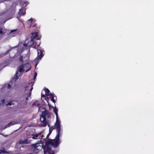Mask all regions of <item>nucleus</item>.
Listing matches in <instances>:
<instances>
[{"label":"nucleus","mask_w":154,"mask_h":154,"mask_svg":"<svg viewBox=\"0 0 154 154\" xmlns=\"http://www.w3.org/2000/svg\"><path fill=\"white\" fill-rule=\"evenodd\" d=\"M57 135L54 140L50 139L46 142V145L43 147L44 154H54V148L57 147L60 143V137L63 134V129L59 128L56 129Z\"/></svg>","instance_id":"f257e3e1"},{"label":"nucleus","mask_w":154,"mask_h":154,"mask_svg":"<svg viewBox=\"0 0 154 154\" xmlns=\"http://www.w3.org/2000/svg\"><path fill=\"white\" fill-rule=\"evenodd\" d=\"M32 138L34 139H41L39 142L35 144H32V149L34 152L37 153L42 149L46 145V142L47 141L43 138L44 137L43 132H41L38 134L34 135L32 134Z\"/></svg>","instance_id":"f03ea898"},{"label":"nucleus","mask_w":154,"mask_h":154,"mask_svg":"<svg viewBox=\"0 0 154 154\" xmlns=\"http://www.w3.org/2000/svg\"><path fill=\"white\" fill-rule=\"evenodd\" d=\"M44 91L45 92V95L42 94V98L45 97V96L47 97L49 96V98H51V100L54 103L56 102L55 99H57V97L54 94L49 93L50 91L47 88H45Z\"/></svg>","instance_id":"7ed1b4c3"},{"label":"nucleus","mask_w":154,"mask_h":154,"mask_svg":"<svg viewBox=\"0 0 154 154\" xmlns=\"http://www.w3.org/2000/svg\"><path fill=\"white\" fill-rule=\"evenodd\" d=\"M24 66L23 64L18 67V69L20 73H18V71L16 72L15 75L11 81V82L16 81L20 76H22V74L21 72L24 71Z\"/></svg>","instance_id":"20e7f679"},{"label":"nucleus","mask_w":154,"mask_h":154,"mask_svg":"<svg viewBox=\"0 0 154 154\" xmlns=\"http://www.w3.org/2000/svg\"><path fill=\"white\" fill-rule=\"evenodd\" d=\"M33 85V84L32 82H30L24 87V91L26 94H27L29 97L30 96L31 91L33 89L32 87Z\"/></svg>","instance_id":"39448f33"},{"label":"nucleus","mask_w":154,"mask_h":154,"mask_svg":"<svg viewBox=\"0 0 154 154\" xmlns=\"http://www.w3.org/2000/svg\"><path fill=\"white\" fill-rule=\"evenodd\" d=\"M36 42H34L31 39H28L25 41L23 45L25 47H30L32 46V47L35 48L36 47Z\"/></svg>","instance_id":"423d86ee"},{"label":"nucleus","mask_w":154,"mask_h":154,"mask_svg":"<svg viewBox=\"0 0 154 154\" xmlns=\"http://www.w3.org/2000/svg\"><path fill=\"white\" fill-rule=\"evenodd\" d=\"M30 56L29 51L26 54H22L20 56L19 60L20 62L23 63H26L28 60Z\"/></svg>","instance_id":"0eeeda50"},{"label":"nucleus","mask_w":154,"mask_h":154,"mask_svg":"<svg viewBox=\"0 0 154 154\" xmlns=\"http://www.w3.org/2000/svg\"><path fill=\"white\" fill-rule=\"evenodd\" d=\"M31 140L28 139H20L19 142L17 143L16 146H17L19 145L22 144H27L30 143Z\"/></svg>","instance_id":"6e6552de"},{"label":"nucleus","mask_w":154,"mask_h":154,"mask_svg":"<svg viewBox=\"0 0 154 154\" xmlns=\"http://www.w3.org/2000/svg\"><path fill=\"white\" fill-rule=\"evenodd\" d=\"M38 56L35 60V61H37L39 60H41L43 56V54L42 53V50L40 49H38Z\"/></svg>","instance_id":"1a4fd4ad"},{"label":"nucleus","mask_w":154,"mask_h":154,"mask_svg":"<svg viewBox=\"0 0 154 154\" xmlns=\"http://www.w3.org/2000/svg\"><path fill=\"white\" fill-rule=\"evenodd\" d=\"M40 119L41 122L40 124L41 126H45L47 125L48 122L46 120V118L41 116Z\"/></svg>","instance_id":"9d476101"},{"label":"nucleus","mask_w":154,"mask_h":154,"mask_svg":"<svg viewBox=\"0 0 154 154\" xmlns=\"http://www.w3.org/2000/svg\"><path fill=\"white\" fill-rule=\"evenodd\" d=\"M32 36L31 39L32 40L35 42V40L39 39V37L38 36V34L37 32H32Z\"/></svg>","instance_id":"9b49d317"},{"label":"nucleus","mask_w":154,"mask_h":154,"mask_svg":"<svg viewBox=\"0 0 154 154\" xmlns=\"http://www.w3.org/2000/svg\"><path fill=\"white\" fill-rule=\"evenodd\" d=\"M17 50V53L20 54L22 53L23 49L22 48L19 46L18 48H17V47H16L14 49L12 50V51H13V52L14 53H15V52Z\"/></svg>","instance_id":"f8f14e48"},{"label":"nucleus","mask_w":154,"mask_h":154,"mask_svg":"<svg viewBox=\"0 0 154 154\" xmlns=\"http://www.w3.org/2000/svg\"><path fill=\"white\" fill-rule=\"evenodd\" d=\"M54 125L56 129L60 128V121L58 118H56V121Z\"/></svg>","instance_id":"ddd939ff"},{"label":"nucleus","mask_w":154,"mask_h":154,"mask_svg":"<svg viewBox=\"0 0 154 154\" xmlns=\"http://www.w3.org/2000/svg\"><path fill=\"white\" fill-rule=\"evenodd\" d=\"M48 111L47 110H45L43 112L41 116H42L44 117L45 118L47 116L48 117H50V116L48 115Z\"/></svg>","instance_id":"4468645a"},{"label":"nucleus","mask_w":154,"mask_h":154,"mask_svg":"<svg viewBox=\"0 0 154 154\" xmlns=\"http://www.w3.org/2000/svg\"><path fill=\"white\" fill-rule=\"evenodd\" d=\"M29 4V2L27 1L25 2L24 1H22L20 2V5L23 8L26 7V6L27 5Z\"/></svg>","instance_id":"2eb2a0df"},{"label":"nucleus","mask_w":154,"mask_h":154,"mask_svg":"<svg viewBox=\"0 0 154 154\" xmlns=\"http://www.w3.org/2000/svg\"><path fill=\"white\" fill-rule=\"evenodd\" d=\"M17 121H14L13 122H12L9 123H8V124H7L6 126H5V128H6L7 127H8L11 125H14L17 124Z\"/></svg>","instance_id":"dca6fc26"},{"label":"nucleus","mask_w":154,"mask_h":154,"mask_svg":"<svg viewBox=\"0 0 154 154\" xmlns=\"http://www.w3.org/2000/svg\"><path fill=\"white\" fill-rule=\"evenodd\" d=\"M5 32L2 28H0V39L4 35Z\"/></svg>","instance_id":"f3484780"},{"label":"nucleus","mask_w":154,"mask_h":154,"mask_svg":"<svg viewBox=\"0 0 154 154\" xmlns=\"http://www.w3.org/2000/svg\"><path fill=\"white\" fill-rule=\"evenodd\" d=\"M16 29L14 30L11 31L10 33H9V35L12 37H14L15 36L16 34L15 31Z\"/></svg>","instance_id":"a211bd4d"},{"label":"nucleus","mask_w":154,"mask_h":154,"mask_svg":"<svg viewBox=\"0 0 154 154\" xmlns=\"http://www.w3.org/2000/svg\"><path fill=\"white\" fill-rule=\"evenodd\" d=\"M24 66H25V67H26L27 68H28V69H26V72H28L29 70L31 68V66L29 63H27L25 64L24 65Z\"/></svg>","instance_id":"6ab92c4d"},{"label":"nucleus","mask_w":154,"mask_h":154,"mask_svg":"<svg viewBox=\"0 0 154 154\" xmlns=\"http://www.w3.org/2000/svg\"><path fill=\"white\" fill-rule=\"evenodd\" d=\"M58 110V109H57L56 107L54 108V111L56 115V118H58V113H57Z\"/></svg>","instance_id":"aec40b11"},{"label":"nucleus","mask_w":154,"mask_h":154,"mask_svg":"<svg viewBox=\"0 0 154 154\" xmlns=\"http://www.w3.org/2000/svg\"><path fill=\"white\" fill-rule=\"evenodd\" d=\"M11 50H8V51H7L4 54H2L1 55H0V57H2L3 56H4L5 55L8 54V52H9V51Z\"/></svg>","instance_id":"412c9836"},{"label":"nucleus","mask_w":154,"mask_h":154,"mask_svg":"<svg viewBox=\"0 0 154 154\" xmlns=\"http://www.w3.org/2000/svg\"><path fill=\"white\" fill-rule=\"evenodd\" d=\"M15 101H12L11 102H9L8 104L7 105V106H11L13 105H14V104Z\"/></svg>","instance_id":"4be33fe9"},{"label":"nucleus","mask_w":154,"mask_h":154,"mask_svg":"<svg viewBox=\"0 0 154 154\" xmlns=\"http://www.w3.org/2000/svg\"><path fill=\"white\" fill-rule=\"evenodd\" d=\"M7 152H6L4 149H0V154H4L7 153Z\"/></svg>","instance_id":"5701e85b"},{"label":"nucleus","mask_w":154,"mask_h":154,"mask_svg":"<svg viewBox=\"0 0 154 154\" xmlns=\"http://www.w3.org/2000/svg\"><path fill=\"white\" fill-rule=\"evenodd\" d=\"M23 9H20V11L19 12V14L20 15H23L24 14V13H23Z\"/></svg>","instance_id":"b1692460"},{"label":"nucleus","mask_w":154,"mask_h":154,"mask_svg":"<svg viewBox=\"0 0 154 154\" xmlns=\"http://www.w3.org/2000/svg\"><path fill=\"white\" fill-rule=\"evenodd\" d=\"M5 102V100L4 99H2L1 100V103H0V106H3Z\"/></svg>","instance_id":"393cba45"},{"label":"nucleus","mask_w":154,"mask_h":154,"mask_svg":"<svg viewBox=\"0 0 154 154\" xmlns=\"http://www.w3.org/2000/svg\"><path fill=\"white\" fill-rule=\"evenodd\" d=\"M37 75V74L36 72H35L34 74V77H33V79L35 80L36 77Z\"/></svg>","instance_id":"a878e982"},{"label":"nucleus","mask_w":154,"mask_h":154,"mask_svg":"<svg viewBox=\"0 0 154 154\" xmlns=\"http://www.w3.org/2000/svg\"><path fill=\"white\" fill-rule=\"evenodd\" d=\"M40 103H38L37 104V106L39 110V108L40 107Z\"/></svg>","instance_id":"bb28decb"},{"label":"nucleus","mask_w":154,"mask_h":154,"mask_svg":"<svg viewBox=\"0 0 154 154\" xmlns=\"http://www.w3.org/2000/svg\"><path fill=\"white\" fill-rule=\"evenodd\" d=\"M11 88V86L9 84L8 85V88L10 89Z\"/></svg>","instance_id":"cd10ccee"},{"label":"nucleus","mask_w":154,"mask_h":154,"mask_svg":"<svg viewBox=\"0 0 154 154\" xmlns=\"http://www.w3.org/2000/svg\"><path fill=\"white\" fill-rule=\"evenodd\" d=\"M32 20H33V19H32V18H31L29 20V22H31L32 21Z\"/></svg>","instance_id":"c85d7f7f"},{"label":"nucleus","mask_w":154,"mask_h":154,"mask_svg":"<svg viewBox=\"0 0 154 154\" xmlns=\"http://www.w3.org/2000/svg\"><path fill=\"white\" fill-rule=\"evenodd\" d=\"M38 62H37L35 64V67H36L37 64H38Z\"/></svg>","instance_id":"c756f323"},{"label":"nucleus","mask_w":154,"mask_h":154,"mask_svg":"<svg viewBox=\"0 0 154 154\" xmlns=\"http://www.w3.org/2000/svg\"><path fill=\"white\" fill-rule=\"evenodd\" d=\"M12 16L11 17H10L9 18H8L6 20H9L10 19H11V18H12Z\"/></svg>","instance_id":"7c9ffc66"},{"label":"nucleus","mask_w":154,"mask_h":154,"mask_svg":"<svg viewBox=\"0 0 154 154\" xmlns=\"http://www.w3.org/2000/svg\"><path fill=\"white\" fill-rule=\"evenodd\" d=\"M36 103H33L32 104V106H34V105H36Z\"/></svg>","instance_id":"2f4dec72"},{"label":"nucleus","mask_w":154,"mask_h":154,"mask_svg":"<svg viewBox=\"0 0 154 154\" xmlns=\"http://www.w3.org/2000/svg\"><path fill=\"white\" fill-rule=\"evenodd\" d=\"M48 126L49 128V130H50V125H48Z\"/></svg>","instance_id":"473e14b6"},{"label":"nucleus","mask_w":154,"mask_h":154,"mask_svg":"<svg viewBox=\"0 0 154 154\" xmlns=\"http://www.w3.org/2000/svg\"><path fill=\"white\" fill-rule=\"evenodd\" d=\"M49 134H48V135H47V138H48V137L49 136Z\"/></svg>","instance_id":"72a5a7b5"},{"label":"nucleus","mask_w":154,"mask_h":154,"mask_svg":"<svg viewBox=\"0 0 154 154\" xmlns=\"http://www.w3.org/2000/svg\"><path fill=\"white\" fill-rule=\"evenodd\" d=\"M39 45H40V44H39L38 45V47Z\"/></svg>","instance_id":"f704fd0d"},{"label":"nucleus","mask_w":154,"mask_h":154,"mask_svg":"<svg viewBox=\"0 0 154 154\" xmlns=\"http://www.w3.org/2000/svg\"><path fill=\"white\" fill-rule=\"evenodd\" d=\"M28 98V97H27V98H26V100H27Z\"/></svg>","instance_id":"c9c22d12"}]
</instances>
